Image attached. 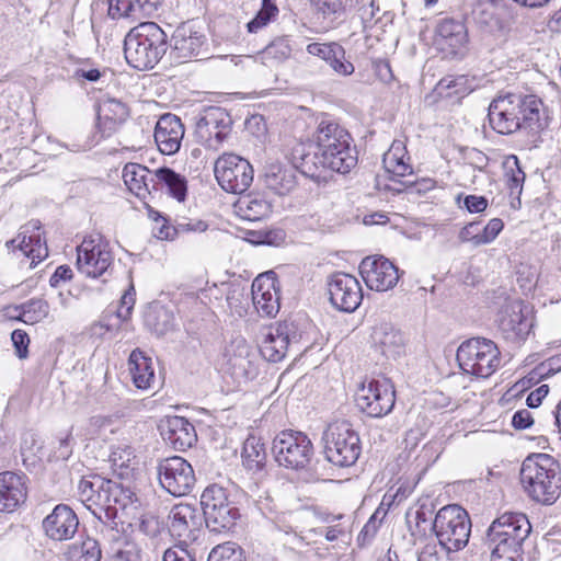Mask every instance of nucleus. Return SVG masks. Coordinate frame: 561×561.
Segmentation results:
<instances>
[{"label": "nucleus", "mask_w": 561, "mask_h": 561, "mask_svg": "<svg viewBox=\"0 0 561 561\" xmlns=\"http://www.w3.org/2000/svg\"><path fill=\"white\" fill-rule=\"evenodd\" d=\"M401 184L411 193L421 195L432 191L435 187L436 182L430 178H422L415 181L405 180L402 181Z\"/></svg>", "instance_id": "obj_57"}, {"label": "nucleus", "mask_w": 561, "mask_h": 561, "mask_svg": "<svg viewBox=\"0 0 561 561\" xmlns=\"http://www.w3.org/2000/svg\"><path fill=\"white\" fill-rule=\"evenodd\" d=\"M542 102L534 94L507 93L499 95L489 105V122L502 135L517 130L540 128Z\"/></svg>", "instance_id": "obj_1"}, {"label": "nucleus", "mask_w": 561, "mask_h": 561, "mask_svg": "<svg viewBox=\"0 0 561 561\" xmlns=\"http://www.w3.org/2000/svg\"><path fill=\"white\" fill-rule=\"evenodd\" d=\"M207 561H245V556L241 547L226 542L213 548Z\"/></svg>", "instance_id": "obj_49"}, {"label": "nucleus", "mask_w": 561, "mask_h": 561, "mask_svg": "<svg viewBox=\"0 0 561 561\" xmlns=\"http://www.w3.org/2000/svg\"><path fill=\"white\" fill-rule=\"evenodd\" d=\"M448 553L435 543H427L417 554V561H450Z\"/></svg>", "instance_id": "obj_55"}, {"label": "nucleus", "mask_w": 561, "mask_h": 561, "mask_svg": "<svg viewBox=\"0 0 561 561\" xmlns=\"http://www.w3.org/2000/svg\"><path fill=\"white\" fill-rule=\"evenodd\" d=\"M371 339L375 346H377L386 357L394 358L400 355L403 350V336L401 332L389 323L376 325L373 330Z\"/></svg>", "instance_id": "obj_32"}, {"label": "nucleus", "mask_w": 561, "mask_h": 561, "mask_svg": "<svg viewBox=\"0 0 561 561\" xmlns=\"http://www.w3.org/2000/svg\"><path fill=\"white\" fill-rule=\"evenodd\" d=\"M437 46L449 55L460 54L468 43V32L462 21L446 18L436 26Z\"/></svg>", "instance_id": "obj_23"}, {"label": "nucleus", "mask_w": 561, "mask_h": 561, "mask_svg": "<svg viewBox=\"0 0 561 561\" xmlns=\"http://www.w3.org/2000/svg\"><path fill=\"white\" fill-rule=\"evenodd\" d=\"M242 465L253 474L261 476L265 471L266 466V448L260 438L249 436L242 447Z\"/></svg>", "instance_id": "obj_35"}, {"label": "nucleus", "mask_w": 561, "mask_h": 561, "mask_svg": "<svg viewBox=\"0 0 561 561\" xmlns=\"http://www.w3.org/2000/svg\"><path fill=\"white\" fill-rule=\"evenodd\" d=\"M288 351L293 350L284 337L275 331V328L265 334L259 350L260 354L271 363L280 362Z\"/></svg>", "instance_id": "obj_43"}, {"label": "nucleus", "mask_w": 561, "mask_h": 561, "mask_svg": "<svg viewBox=\"0 0 561 561\" xmlns=\"http://www.w3.org/2000/svg\"><path fill=\"white\" fill-rule=\"evenodd\" d=\"M325 62L340 76H351L355 67L345 57V49L336 43Z\"/></svg>", "instance_id": "obj_50"}, {"label": "nucleus", "mask_w": 561, "mask_h": 561, "mask_svg": "<svg viewBox=\"0 0 561 561\" xmlns=\"http://www.w3.org/2000/svg\"><path fill=\"white\" fill-rule=\"evenodd\" d=\"M456 358L465 373L481 378L491 376L500 365V352L495 343L481 337L461 343Z\"/></svg>", "instance_id": "obj_10"}, {"label": "nucleus", "mask_w": 561, "mask_h": 561, "mask_svg": "<svg viewBox=\"0 0 561 561\" xmlns=\"http://www.w3.org/2000/svg\"><path fill=\"white\" fill-rule=\"evenodd\" d=\"M407 149L401 140H394L383 154L385 170L394 178H404L412 173V167L405 161Z\"/></svg>", "instance_id": "obj_39"}, {"label": "nucleus", "mask_w": 561, "mask_h": 561, "mask_svg": "<svg viewBox=\"0 0 561 561\" xmlns=\"http://www.w3.org/2000/svg\"><path fill=\"white\" fill-rule=\"evenodd\" d=\"M330 301L343 312H354L363 300V289L358 279L347 273H335L328 280Z\"/></svg>", "instance_id": "obj_17"}, {"label": "nucleus", "mask_w": 561, "mask_h": 561, "mask_svg": "<svg viewBox=\"0 0 561 561\" xmlns=\"http://www.w3.org/2000/svg\"><path fill=\"white\" fill-rule=\"evenodd\" d=\"M305 324L306 321L301 317L289 318L279 322L275 327V331L284 337L294 352H300L307 334Z\"/></svg>", "instance_id": "obj_40"}, {"label": "nucleus", "mask_w": 561, "mask_h": 561, "mask_svg": "<svg viewBox=\"0 0 561 561\" xmlns=\"http://www.w3.org/2000/svg\"><path fill=\"white\" fill-rule=\"evenodd\" d=\"M151 191L164 192L176 201L183 202L187 193V181L174 170L162 167L153 171Z\"/></svg>", "instance_id": "obj_30"}, {"label": "nucleus", "mask_w": 561, "mask_h": 561, "mask_svg": "<svg viewBox=\"0 0 561 561\" xmlns=\"http://www.w3.org/2000/svg\"><path fill=\"white\" fill-rule=\"evenodd\" d=\"M293 54L291 39L287 35L277 36L255 56V61L275 68L287 61Z\"/></svg>", "instance_id": "obj_33"}, {"label": "nucleus", "mask_w": 561, "mask_h": 561, "mask_svg": "<svg viewBox=\"0 0 561 561\" xmlns=\"http://www.w3.org/2000/svg\"><path fill=\"white\" fill-rule=\"evenodd\" d=\"M232 129L228 112L219 106L204 108L196 117L195 141L208 150L217 151L227 140Z\"/></svg>", "instance_id": "obj_11"}, {"label": "nucleus", "mask_w": 561, "mask_h": 561, "mask_svg": "<svg viewBox=\"0 0 561 561\" xmlns=\"http://www.w3.org/2000/svg\"><path fill=\"white\" fill-rule=\"evenodd\" d=\"M157 471L160 485L173 496L188 494L196 482L192 465L179 456L162 459Z\"/></svg>", "instance_id": "obj_15"}, {"label": "nucleus", "mask_w": 561, "mask_h": 561, "mask_svg": "<svg viewBox=\"0 0 561 561\" xmlns=\"http://www.w3.org/2000/svg\"><path fill=\"white\" fill-rule=\"evenodd\" d=\"M461 243H471L474 247L483 245L482 231L479 222H470L466 225L458 234Z\"/></svg>", "instance_id": "obj_53"}, {"label": "nucleus", "mask_w": 561, "mask_h": 561, "mask_svg": "<svg viewBox=\"0 0 561 561\" xmlns=\"http://www.w3.org/2000/svg\"><path fill=\"white\" fill-rule=\"evenodd\" d=\"M252 300L256 311L263 317H274L279 310L276 293L270 288L264 289L256 278L252 284Z\"/></svg>", "instance_id": "obj_42"}, {"label": "nucleus", "mask_w": 561, "mask_h": 561, "mask_svg": "<svg viewBox=\"0 0 561 561\" xmlns=\"http://www.w3.org/2000/svg\"><path fill=\"white\" fill-rule=\"evenodd\" d=\"M531 525L523 513L506 512L489 526L484 545L490 550V561H523V545Z\"/></svg>", "instance_id": "obj_2"}, {"label": "nucleus", "mask_w": 561, "mask_h": 561, "mask_svg": "<svg viewBox=\"0 0 561 561\" xmlns=\"http://www.w3.org/2000/svg\"><path fill=\"white\" fill-rule=\"evenodd\" d=\"M236 206L238 214L249 221L260 220L271 213V204L256 194L241 197Z\"/></svg>", "instance_id": "obj_41"}, {"label": "nucleus", "mask_w": 561, "mask_h": 561, "mask_svg": "<svg viewBox=\"0 0 561 561\" xmlns=\"http://www.w3.org/2000/svg\"><path fill=\"white\" fill-rule=\"evenodd\" d=\"M11 340L19 358H26L28 354L30 337L23 330H14Z\"/></svg>", "instance_id": "obj_58"}, {"label": "nucleus", "mask_w": 561, "mask_h": 561, "mask_svg": "<svg viewBox=\"0 0 561 561\" xmlns=\"http://www.w3.org/2000/svg\"><path fill=\"white\" fill-rule=\"evenodd\" d=\"M360 411L371 417H382L389 414L396 402V390L390 379H371L363 385L355 398Z\"/></svg>", "instance_id": "obj_14"}, {"label": "nucleus", "mask_w": 561, "mask_h": 561, "mask_svg": "<svg viewBox=\"0 0 561 561\" xmlns=\"http://www.w3.org/2000/svg\"><path fill=\"white\" fill-rule=\"evenodd\" d=\"M27 496L25 476L11 471L0 473V512L11 513L23 504Z\"/></svg>", "instance_id": "obj_25"}, {"label": "nucleus", "mask_w": 561, "mask_h": 561, "mask_svg": "<svg viewBox=\"0 0 561 561\" xmlns=\"http://www.w3.org/2000/svg\"><path fill=\"white\" fill-rule=\"evenodd\" d=\"M244 299L243 289L239 287L230 288L227 293V304L232 313H237L238 316H242L245 312L244 306H242V300Z\"/></svg>", "instance_id": "obj_56"}, {"label": "nucleus", "mask_w": 561, "mask_h": 561, "mask_svg": "<svg viewBox=\"0 0 561 561\" xmlns=\"http://www.w3.org/2000/svg\"><path fill=\"white\" fill-rule=\"evenodd\" d=\"M138 12L136 0H108V15L112 19L131 16Z\"/></svg>", "instance_id": "obj_52"}, {"label": "nucleus", "mask_w": 561, "mask_h": 561, "mask_svg": "<svg viewBox=\"0 0 561 561\" xmlns=\"http://www.w3.org/2000/svg\"><path fill=\"white\" fill-rule=\"evenodd\" d=\"M113 261L110 243L100 233L84 238L77 248V268L88 277L110 274Z\"/></svg>", "instance_id": "obj_12"}, {"label": "nucleus", "mask_w": 561, "mask_h": 561, "mask_svg": "<svg viewBox=\"0 0 561 561\" xmlns=\"http://www.w3.org/2000/svg\"><path fill=\"white\" fill-rule=\"evenodd\" d=\"M264 184L275 194L286 195L296 187L297 179L293 170L272 164L265 171Z\"/></svg>", "instance_id": "obj_37"}, {"label": "nucleus", "mask_w": 561, "mask_h": 561, "mask_svg": "<svg viewBox=\"0 0 561 561\" xmlns=\"http://www.w3.org/2000/svg\"><path fill=\"white\" fill-rule=\"evenodd\" d=\"M110 561H140V550L136 543L125 541L112 548Z\"/></svg>", "instance_id": "obj_51"}, {"label": "nucleus", "mask_w": 561, "mask_h": 561, "mask_svg": "<svg viewBox=\"0 0 561 561\" xmlns=\"http://www.w3.org/2000/svg\"><path fill=\"white\" fill-rule=\"evenodd\" d=\"M184 136V126L181 119L173 114L162 115L154 128V141L163 154H174L181 147Z\"/></svg>", "instance_id": "obj_24"}, {"label": "nucleus", "mask_w": 561, "mask_h": 561, "mask_svg": "<svg viewBox=\"0 0 561 561\" xmlns=\"http://www.w3.org/2000/svg\"><path fill=\"white\" fill-rule=\"evenodd\" d=\"M466 82L463 77L447 76L438 81L434 93L443 99L462 98L467 93Z\"/></svg>", "instance_id": "obj_46"}, {"label": "nucleus", "mask_w": 561, "mask_h": 561, "mask_svg": "<svg viewBox=\"0 0 561 561\" xmlns=\"http://www.w3.org/2000/svg\"><path fill=\"white\" fill-rule=\"evenodd\" d=\"M499 328L507 340H525L530 330V323L523 313L520 302L506 305L501 311Z\"/></svg>", "instance_id": "obj_29"}, {"label": "nucleus", "mask_w": 561, "mask_h": 561, "mask_svg": "<svg viewBox=\"0 0 561 561\" xmlns=\"http://www.w3.org/2000/svg\"><path fill=\"white\" fill-rule=\"evenodd\" d=\"M320 150L314 146L312 152L306 151L305 145H298L291 153L293 164L302 175L310 179H320L321 172L327 169L325 161H322Z\"/></svg>", "instance_id": "obj_31"}, {"label": "nucleus", "mask_w": 561, "mask_h": 561, "mask_svg": "<svg viewBox=\"0 0 561 561\" xmlns=\"http://www.w3.org/2000/svg\"><path fill=\"white\" fill-rule=\"evenodd\" d=\"M439 548L446 552H456L463 549L471 534V519L466 510L457 504L442 507L430 523Z\"/></svg>", "instance_id": "obj_6"}, {"label": "nucleus", "mask_w": 561, "mask_h": 561, "mask_svg": "<svg viewBox=\"0 0 561 561\" xmlns=\"http://www.w3.org/2000/svg\"><path fill=\"white\" fill-rule=\"evenodd\" d=\"M488 199L484 196L467 195L463 206L469 213H481L488 207Z\"/></svg>", "instance_id": "obj_63"}, {"label": "nucleus", "mask_w": 561, "mask_h": 561, "mask_svg": "<svg viewBox=\"0 0 561 561\" xmlns=\"http://www.w3.org/2000/svg\"><path fill=\"white\" fill-rule=\"evenodd\" d=\"M129 369L135 386L139 389H148L154 382L152 360L144 352L135 350L129 356Z\"/></svg>", "instance_id": "obj_36"}, {"label": "nucleus", "mask_w": 561, "mask_h": 561, "mask_svg": "<svg viewBox=\"0 0 561 561\" xmlns=\"http://www.w3.org/2000/svg\"><path fill=\"white\" fill-rule=\"evenodd\" d=\"M153 171L138 163H127L123 169V179L127 187L140 196L151 193Z\"/></svg>", "instance_id": "obj_38"}, {"label": "nucleus", "mask_w": 561, "mask_h": 561, "mask_svg": "<svg viewBox=\"0 0 561 561\" xmlns=\"http://www.w3.org/2000/svg\"><path fill=\"white\" fill-rule=\"evenodd\" d=\"M321 442L324 458L340 468L353 466L362 453L359 435L346 421L330 424Z\"/></svg>", "instance_id": "obj_7"}, {"label": "nucleus", "mask_w": 561, "mask_h": 561, "mask_svg": "<svg viewBox=\"0 0 561 561\" xmlns=\"http://www.w3.org/2000/svg\"><path fill=\"white\" fill-rule=\"evenodd\" d=\"M129 116L125 103L116 99H104L98 106V128L102 137L115 134Z\"/></svg>", "instance_id": "obj_26"}, {"label": "nucleus", "mask_w": 561, "mask_h": 561, "mask_svg": "<svg viewBox=\"0 0 561 561\" xmlns=\"http://www.w3.org/2000/svg\"><path fill=\"white\" fill-rule=\"evenodd\" d=\"M221 369L237 382L252 380L259 374L257 353L244 340H236L225 348Z\"/></svg>", "instance_id": "obj_16"}, {"label": "nucleus", "mask_w": 561, "mask_h": 561, "mask_svg": "<svg viewBox=\"0 0 561 561\" xmlns=\"http://www.w3.org/2000/svg\"><path fill=\"white\" fill-rule=\"evenodd\" d=\"M359 273L370 289L387 291L399 280L398 267L383 256H367L359 264Z\"/></svg>", "instance_id": "obj_18"}, {"label": "nucleus", "mask_w": 561, "mask_h": 561, "mask_svg": "<svg viewBox=\"0 0 561 561\" xmlns=\"http://www.w3.org/2000/svg\"><path fill=\"white\" fill-rule=\"evenodd\" d=\"M163 561H195L193 556L182 546H175L164 551Z\"/></svg>", "instance_id": "obj_62"}, {"label": "nucleus", "mask_w": 561, "mask_h": 561, "mask_svg": "<svg viewBox=\"0 0 561 561\" xmlns=\"http://www.w3.org/2000/svg\"><path fill=\"white\" fill-rule=\"evenodd\" d=\"M272 453L279 467L299 471L306 469L310 463L313 445L307 434L300 431L285 430L273 439Z\"/></svg>", "instance_id": "obj_9"}, {"label": "nucleus", "mask_w": 561, "mask_h": 561, "mask_svg": "<svg viewBox=\"0 0 561 561\" xmlns=\"http://www.w3.org/2000/svg\"><path fill=\"white\" fill-rule=\"evenodd\" d=\"M204 43L205 35L188 22L179 25L171 37V47L182 59L199 56Z\"/></svg>", "instance_id": "obj_28"}, {"label": "nucleus", "mask_w": 561, "mask_h": 561, "mask_svg": "<svg viewBox=\"0 0 561 561\" xmlns=\"http://www.w3.org/2000/svg\"><path fill=\"white\" fill-rule=\"evenodd\" d=\"M379 511H376L371 517L368 519V522L363 527L362 531L358 535V541H362L363 543L370 541L375 535L377 534V530L380 525V520L378 518Z\"/></svg>", "instance_id": "obj_60"}, {"label": "nucleus", "mask_w": 561, "mask_h": 561, "mask_svg": "<svg viewBox=\"0 0 561 561\" xmlns=\"http://www.w3.org/2000/svg\"><path fill=\"white\" fill-rule=\"evenodd\" d=\"M506 185L511 191V194L519 195L523 190L525 182V173L520 168L517 157L512 156L504 162Z\"/></svg>", "instance_id": "obj_47"}, {"label": "nucleus", "mask_w": 561, "mask_h": 561, "mask_svg": "<svg viewBox=\"0 0 561 561\" xmlns=\"http://www.w3.org/2000/svg\"><path fill=\"white\" fill-rule=\"evenodd\" d=\"M21 232L15 239H12L7 244L15 245L23 252V254L35 261H42L48 255L46 241L42 240L39 229L41 221L32 220L21 228Z\"/></svg>", "instance_id": "obj_27"}, {"label": "nucleus", "mask_w": 561, "mask_h": 561, "mask_svg": "<svg viewBox=\"0 0 561 561\" xmlns=\"http://www.w3.org/2000/svg\"><path fill=\"white\" fill-rule=\"evenodd\" d=\"M101 493L104 499L102 514L107 520H114L119 512L126 516H134L138 510L139 501L136 494L123 484L107 480L105 491Z\"/></svg>", "instance_id": "obj_19"}, {"label": "nucleus", "mask_w": 561, "mask_h": 561, "mask_svg": "<svg viewBox=\"0 0 561 561\" xmlns=\"http://www.w3.org/2000/svg\"><path fill=\"white\" fill-rule=\"evenodd\" d=\"M44 534L51 540L65 541L71 539L78 530L79 519L75 511L66 505L58 504L42 523Z\"/></svg>", "instance_id": "obj_20"}, {"label": "nucleus", "mask_w": 561, "mask_h": 561, "mask_svg": "<svg viewBox=\"0 0 561 561\" xmlns=\"http://www.w3.org/2000/svg\"><path fill=\"white\" fill-rule=\"evenodd\" d=\"M105 483H107V480L94 476L92 479H81L78 484L81 502L84 503L99 519H102L104 499L101 496V493L105 491Z\"/></svg>", "instance_id": "obj_34"}, {"label": "nucleus", "mask_w": 561, "mask_h": 561, "mask_svg": "<svg viewBox=\"0 0 561 561\" xmlns=\"http://www.w3.org/2000/svg\"><path fill=\"white\" fill-rule=\"evenodd\" d=\"M163 440L176 450H185L197 440L194 425L183 416H168L159 424Z\"/></svg>", "instance_id": "obj_21"}, {"label": "nucleus", "mask_w": 561, "mask_h": 561, "mask_svg": "<svg viewBox=\"0 0 561 561\" xmlns=\"http://www.w3.org/2000/svg\"><path fill=\"white\" fill-rule=\"evenodd\" d=\"M503 227H504V224H503L502 219H500V218L491 219L486 224V226L483 229H481L483 244L491 243L502 231Z\"/></svg>", "instance_id": "obj_61"}, {"label": "nucleus", "mask_w": 561, "mask_h": 561, "mask_svg": "<svg viewBox=\"0 0 561 561\" xmlns=\"http://www.w3.org/2000/svg\"><path fill=\"white\" fill-rule=\"evenodd\" d=\"M218 184L228 193L242 194L253 182L254 171L251 163L234 153H224L214 165Z\"/></svg>", "instance_id": "obj_13"}, {"label": "nucleus", "mask_w": 561, "mask_h": 561, "mask_svg": "<svg viewBox=\"0 0 561 561\" xmlns=\"http://www.w3.org/2000/svg\"><path fill=\"white\" fill-rule=\"evenodd\" d=\"M278 14V8L272 0H262V7L255 16L247 23L249 33H256L274 20Z\"/></svg>", "instance_id": "obj_48"}, {"label": "nucleus", "mask_w": 561, "mask_h": 561, "mask_svg": "<svg viewBox=\"0 0 561 561\" xmlns=\"http://www.w3.org/2000/svg\"><path fill=\"white\" fill-rule=\"evenodd\" d=\"M534 424V419L531 413L526 410L516 411L512 417V425L516 430H526Z\"/></svg>", "instance_id": "obj_64"}, {"label": "nucleus", "mask_w": 561, "mask_h": 561, "mask_svg": "<svg viewBox=\"0 0 561 561\" xmlns=\"http://www.w3.org/2000/svg\"><path fill=\"white\" fill-rule=\"evenodd\" d=\"M169 519L171 536L183 539V541L195 539V531L202 525V515L191 504L174 505L169 514Z\"/></svg>", "instance_id": "obj_22"}, {"label": "nucleus", "mask_w": 561, "mask_h": 561, "mask_svg": "<svg viewBox=\"0 0 561 561\" xmlns=\"http://www.w3.org/2000/svg\"><path fill=\"white\" fill-rule=\"evenodd\" d=\"M133 451L129 447L117 448L110 456V461L114 470L116 469H129L131 465V460L134 459Z\"/></svg>", "instance_id": "obj_54"}, {"label": "nucleus", "mask_w": 561, "mask_h": 561, "mask_svg": "<svg viewBox=\"0 0 561 561\" xmlns=\"http://www.w3.org/2000/svg\"><path fill=\"white\" fill-rule=\"evenodd\" d=\"M67 558L68 561H100L102 550L98 540L87 537L69 547Z\"/></svg>", "instance_id": "obj_44"}, {"label": "nucleus", "mask_w": 561, "mask_h": 561, "mask_svg": "<svg viewBox=\"0 0 561 561\" xmlns=\"http://www.w3.org/2000/svg\"><path fill=\"white\" fill-rule=\"evenodd\" d=\"M201 506L206 527L211 533L228 531L240 518L239 508L229 499L228 491L218 484H210L203 491Z\"/></svg>", "instance_id": "obj_8"}, {"label": "nucleus", "mask_w": 561, "mask_h": 561, "mask_svg": "<svg viewBox=\"0 0 561 561\" xmlns=\"http://www.w3.org/2000/svg\"><path fill=\"white\" fill-rule=\"evenodd\" d=\"M520 483L535 502L552 505L561 494V468L548 454H533L522 463Z\"/></svg>", "instance_id": "obj_3"}, {"label": "nucleus", "mask_w": 561, "mask_h": 561, "mask_svg": "<svg viewBox=\"0 0 561 561\" xmlns=\"http://www.w3.org/2000/svg\"><path fill=\"white\" fill-rule=\"evenodd\" d=\"M168 50V36L154 22L141 23L124 41L126 61L135 69H152Z\"/></svg>", "instance_id": "obj_5"}, {"label": "nucleus", "mask_w": 561, "mask_h": 561, "mask_svg": "<svg viewBox=\"0 0 561 561\" xmlns=\"http://www.w3.org/2000/svg\"><path fill=\"white\" fill-rule=\"evenodd\" d=\"M134 305H135V288H134V285L131 284L121 298L119 308L117 310V317L123 320H126L129 317Z\"/></svg>", "instance_id": "obj_59"}, {"label": "nucleus", "mask_w": 561, "mask_h": 561, "mask_svg": "<svg viewBox=\"0 0 561 561\" xmlns=\"http://www.w3.org/2000/svg\"><path fill=\"white\" fill-rule=\"evenodd\" d=\"M19 318L27 324H35L47 318L49 305L43 298H32L20 307Z\"/></svg>", "instance_id": "obj_45"}, {"label": "nucleus", "mask_w": 561, "mask_h": 561, "mask_svg": "<svg viewBox=\"0 0 561 561\" xmlns=\"http://www.w3.org/2000/svg\"><path fill=\"white\" fill-rule=\"evenodd\" d=\"M313 141L328 170L346 174L356 167L357 150L352 146L351 134L328 115L321 116L313 133Z\"/></svg>", "instance_id": "obj_4"}]
</instances>
